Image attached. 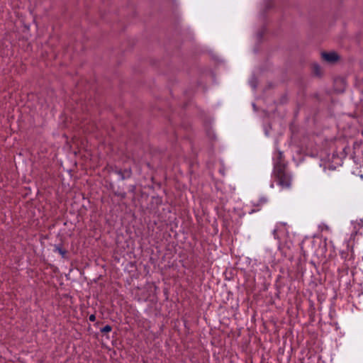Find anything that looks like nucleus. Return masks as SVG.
I'll use <instances>...</instances> for the list:
<instances>
[{
    "instance_id": "nucleus-3",
    "label": "nucleus",
    "mask_w": 363,
    "mask_h": 363,
    "mask_svg": "<svg viewBox=\"0 0 363 363\" xmlns=\"http://www.w3.org/2000/svg\"><path fill=\"white\" fill-rule=\"evenodd\" d=\"M314 68H315V69L316 73H317V74H319V72H318V69H319V67H318V65H315V66H314Z\"/></svg>"
},
{
    "instance_id": "nucleus-4",
    "label": "nucleus",
    "mask_w": 363,
    "mask_h": 363,
    "mask_svg": "<svg viewBox=\"0 0 363 363\" xmlns=\"http://www.w3.org/2000/svg\"><path fill=\"white\" fill-rule=\"evenodd\" d=\"M89 319H90L91 320H92V321H93V320H94V319H95L94 315H91L89 317Z\"/></svg>"
},
{
    "instance_id": "nucleus-2",
    "label": "nucleus",
    "mask_w": 363,
    "mask_h": 363,
    "mask_svg": "<svg viewBox=\"0 0 363 363\" xmlns=\"http://www.w3.org/2000/svg\"><path fill=\"white\" fill-rule=\"evenodd\" d=\"M111 328L110 326H108V325H106V326L102 329V331H103V332H106H106H109V331H111Z\"/></svg>"
},
{
    "instance_id": "nucleus-1",
    "label": "nucleus",
    "mask_w": 363,
    "mask_h": 363,
    "mask_svg": "<svg viewBox=\"0 0 363 363\" xmlns=\"http://www.w3.org/2000/svg\"><path fill=\"white\" fill-rule=\"evenodd\" d=\"M322 57L328 63H334L339 59L338 55L335 52H323Z\"/></svg>"
}]
</instances>
